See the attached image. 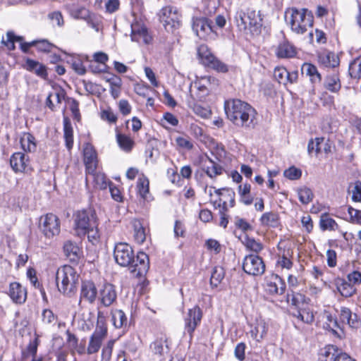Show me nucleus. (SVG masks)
<instances>
[{"label": "nucleus", "mask_w": 361, "mask_h": 361, "mask_svg": "<svg viewBox=\"0 0 361 361\" xmlns=\"http://www.w3.org/2000/svg\"><path fill=\"white\" fill-rule=\"evenodd\" d=\"M352 200L354 202H361V181L357 180L355 183L352 190Z\"/></svg>", "instance_id": "obj_63"}, {"label": "nucleus", "mask_w": 361, "mask_h": 361, "mask_svg": "<svg viewBox=\"0 0 361 361\" xmlns=\"http://www.w3.org/2000/svg\"><path fill=\"white\" fill-rule=\"evenodd\" d=\"M285 19L290 25L291 30L297 34L305 33L308 27L313 25V16L306 8L298 10L289 8L285 12Z\"/></svg>", "instance_id": "obj_4"}, {"label": "nucleus", "mask_w": 361, "mask_h": 361, "mask_svg": "<svg viewBox=\"0 0 361 361\" xmlns=\"http://www.w3.org/2000/svg\"><path fill=\"white\" fill-rule=\"evenodd\" d=\"M8 295L17 304H23L27 299V289L21 284L13 282L10 284Z\"/></svg>", "instance_id": "obj_18"}, {"label": "nucleus", "mask_w": 361, "mask_h": 361, "mask_svg": "<svg viewBox=\"0 0 361 361\" xmlns=\"http://www.w3.org/2000/svg\"><path fill=\"white\" fill-rule=\"evenodd\" d=\"M197 53L204 65L219 73H225L228 71V66L214 56L207 46L200 45Z\"/></svg>", "instance_id": "obj_7"}, {"label": "nucleus", "mask_w": 361, "mask_h": 361, "mask_svg": "<svg viewBox=\"0 0 361 361\" xmlns=\"http://www.w3.org/2000/svg\"><path fill=\"white\" fill-rule=\"evenodd\" d=\"M200 91H204L208 89H212L218 85V80L211 76L202 78L198 82H195Z\"/></svg>", "instance_id": "obj_38"}, {"label": "nucleus", "mask_w": 361, "mask_h": 361, "mask_svg": "<svg viewBox=\"0 0 361 361\" xmlns=\"http://www.w3.org/2000/svg\"><path fill=\"white\" fill-rule=\"evenodd\" d=\"M117 142L119 147L126 152H130L134 146L133 140L130 137L123 134L117 135Z\"/></svg>", "instance_id": "obj_43"}, {"label": "nucleus", "mask_w": 361, "mask_h": 361, "mask_svg": "<svg viewBox=\"0 0 361 361\" xmlns=\"http://www.w3.org/2000/svg\"><path fill=\"white\" fill-rule=\"evenodd\" d=\"M348 73L352 78L359 79L361 78V56L350 63Z\"/></svg>", "instance_id": "obj_42"}, {"label": "nucleus", "mask_w": 361, "mask_h": 361, "mask_svg": "<svg viewBox=\"0 0 361 361\" xmlns=\"http://www.w3.org/2000/svg\"><path fill=\"white\" fill-rule=\"evenodd\" d=\"M63 137L66 147L71 150L73 146V130L71 120L67 116L63 117Z\"/></svg>", "instance_id": "obj_28"}, {"label": "nucleus", "mask_w": 361, "mask_h": 361, "mask_svg": "<svg viewBox=\"0 0 361 361\" xmlns=\"http://www.w3.org/2000/svg\"><path fill=\"white\" fill-rule=\"evenodd\" d=\"M251 337L257 342H261L266 336L268 331V325L264 319H257L250 326Z\"/></svg>", "instance_id": "obj_19"}, {"label": "nucleus", "mask_w": 361, "mask_h": 361, "mask_svg": "<svg viewBox=\"0 0 361 361\" xmlns=\"http://www.w3.org/2000/svg\"><path fill=\"white\" fill-rule=\"evenodd\" d=\"M348 281L350 283L354 285L361 283V273L358 271H354L347 276Z\"/></svg>", "instance_id": "obj_64"}, {"label": "nucleus", "mask_w": 361, "mask_h": 361, "mask_svg": "<svg viewBox=\"0 0 361 361\" xmlns=\"http://www.w3.org/2000/svg\"><path fill=\"white\" fill-rule=\"evenodd\" d=\"M208 161L210 165L207 166L204 170L207 175L212 178L221 175L223 172L222 167L210 158H208Z\"/></svg>", "instance_id": "obj_44"}, {"label": "nucleus", "mask_w": 361, "mask_h": 361, "mask_svg": "<svg viewBox=\"0 0 361 361\" xmlns=\"http://www.w3.org/2000/svg\"><path fill=\"white\" fill-rule=\"evenodd\" d=\"M276 54L281 59L292 58L296 54V51L292 44L284 41L279 44Z\"/></svg>", "instance_id": "obj_27"}, {"label": "nucleus", "mask_w": 361, "mask_h": 361, "mask_svg": "<svg viewBox=\"0 0 361 361\" xmlns=\"http://www.w3.org/2000/svg\"><path fill=\"white\" fill-rule=\"evenodd\" d=\"M149 180L146 177L140 178L137 180L138 192L143 199H147L149 193Z\"/></svg>", "instance_id": "obj_47"}, {"label": "nucleus", "mask_w": 361, "mask_h": 361, "mask_svg": "<svg viewBox=\"0 0 361 361\" xmlns=\"http://www.w3.org/2000/svg\"><path fill=\"white\" fill-rule=\"evenodd\" d=\"M288 71L284 67H276L274 71V77L279 83L286 85L288 77Z\"/></svg>", "instance_id": "obj_50"}, {"label": "nucleus", "mask_w": 361, "mask_h": 361, "mask_svg": "<svg viewBox=\"0 0 361 361\" xmlns=\"http://www.w3.org/2000/svg\"><path fill=\"white\" fill-rule=\"evenodd\" d=\"M302 73L309 76L312 82L316 83L321 81V75L318 73L317 68L311 63H304L302 66Z\"/></svg>", "instance_id": "obj_33"}, {"label": "nucleus", "mask_w": 361, "mask_h": 361, "mask_svg": "<svg viewBox=\"0 0 361 361\" xmlns=\"http://www.w3.org/2000/svg\"><path fill=\"white\" fill-rule=\"evenodd\" d=\"M98 226L97 217L92 209L78 211L75 215V228L78 235H85L87 229Z\"/></svg>", "instance_id": "obj_5"}, {"label": "nucleus", "mask_w": 361, "mask_h": 361, "mask_svg": "<svg viewBox=\"0 0 361 361\" xmlns=\"http://www.w3.org/2000/svg\"><path fill=\"white\" fill-rule=\"evenodd\" d=\"M243 271L249 275L259 276L265 271L262 259L256 255H247L243 262Z\"/></svg>", "instance_id": "obj_10"}, {"label": "nucleus", "mask_w": 361, "mask_h": 361, "mask_svg": "<svg viewBox=\"0 0 361 361\" xmlns=\"http://www.w3.org/2000/svg\"><path fill=\"white\" fill-rule=\"evenodd\" d=\"M293 316L307 324H312L314 319L313 312L310 310L308 305L305 307H301V308L298 310H295L293 312Z\"/></svg>", "instance_id": "obj_25"}, {"label": "nucleus", "mask_w": 361, "mask_h": 361, "mask_svg": "<svg viewBox=\"0 0 361 361\" xmlns=\"http://www.w3.org/2000/svg\"><path fill=\"white\" fill-rule=\"evenodd\" d=\"M284 281L278 275H272L267 281L265 290L271 295H282L286 290Z\"/></svg>", "instance_id": "obj_13"}, {"label": "nucleus", "mask_w": 361, "mask_h": 361, "mask_svg": "<svg viewBox=\"0 0 361 361\" xmlns=\"http://www.w3.org/2000/svg\"><path fill=\"white\" fill-rule=\"evenodd\" d=\"M335 285L338 291L345 298L353 296L355 292V286L343 279L337 278L335 279Z\"/></svg>", "instance_id": "obj_24"}, {"label": "nucleus", "mask_w": 361, "mask_h": 361, "mask_svg": "<svg viewBox=\"0 0 361 361\" xmlns=\"http://www.w3.org/2000/svg\"><path fill=\"white\" fill-rule=\"evenodd\" d=\"M23 67L27 71L32 72L43 79L47 78L48 73L46 66L37 61L27 59Z\"/></svg>", "instance_id": "obj_21"}, {"label": "nucleus", "mask_w": 361, "mask_h": 361, "mask_svg": "<svg viewBox=\"0 0 361 361\" xmlns=\"http://www.w3.org/2000/svg\"><path fill=\"white\" fill-rule=\"evenodd\" d=\"M38 347V338L36 337L35 340L31 341L28 344L26 350L23 352V356L27 357L31 355L33 357L36 356L37 350Z\"/></svg>", "instance_id": "obj_55"}, {"label": "nucleus", "mask_w": 361, "mask_h": 361, "mask_svg": "<svg viewBox=\"0 0 361 361\" xmlns=\"http://www.w3.org/2000/svg\"><path fill=\"white\" fill-rule=\"evenodd\" d=\"M287 300L290 302V304L295 307V310L308 305L306 302V297L300 293L293 292L291 294H288Z\"/></svg>", "instance_id": "obj_34"}, {"label": "nucleus", "mask_w": 361, "mask_h": 361, "mask_svg": "<svg viewBox=\"0 0 361 361\" xmlns=\"http://www.w3.org/2000/svg\"><path fill=\"white\" fill-rule=\"evenodd\" d=\"M176 142L179 147L187 150H191L194 147L188 137H178L176 138Z\"/></svg>", "instance_id": "obj_57"}, {"label": "nucleus", "mask_w": 361, "mask_h": 361, "mask_svg": "<svg viewBox=\"0 0 361 361\" xmlns=\"http://www.w3.org/2000/svg\"><path fill=\"white\" fill-rule=\"evenodd\" d=\"M202 318V311L200 307L197 305L189 309L188 312L184 315L185 332L188 334L190 338L192 337L195 330L200 325Z\"/></svg>", "instance_id": "obj_9"}, {"label": "nucleus", "mask_w": 361, "mask_h": 361, "mask_svg": "<svg viewBox=\"0 0 361 361\" xmlns=\"http://www.w3.org/2000/svg\"><path fill=\"white\" fill-rule=\"evenodd\" d=\"M102 340L90 336L88 346L87 348V353L89 355L97 353L101 348Z\"/></svg>", "instance_id": "obj_51"}, {"label": "nucleus", "mask_w": 361, "mask_h": 361, "mask_svg": "<svg viewBox=\"0 0 361 361\" xmlns=\"http://www.w3.org/2000/svg\"><path fill=\"white\" fill-rule=\"evenodd\" d=\"M114 345V341L110 340L107 342L106 345L103 348L102 350V361H110L113 348Z\"/></svg>", "instance_id": "obj_54"}, {"label": "nucleus", "mask_w": 361, "mask_h": 361, "mask_svg": "<svg viewBox=\"0 0 361 361\" xmlns=\"http://www.w3.org/2000/svg\"><path fill=\"white\" fill-rule=\"evenodd\" d=\"M34 42L35 43L34 47H36L40 51L49 52L53 47V45L45 39L34 40Z\"/></svg>", "instance_id": "obj_58"}, {"label": "nucleus", "mask_w": 361, "mask_h": 361, "mask_svg": "<svg viewBox=\"0 0 361 361\" xmlns=\"http://www.w3.org/2000/svg\"><path fill=\"white\" fill-rule=\"evenodd\" d=\"M22 148L25 152H34L36 149V143L35 137L30 133H25L20 138Z\"/></svg>", "instance_id": "obj_37"}, {"label": "nucleus", "mask_w": 361, "mask_h": 361, "mask_svg": "<svg viewBox=\"0 0 361 361\" xmlns=\"http://www.w3.org/2000/svg\"><path fill=\"white\" fill-rule=\"evenodd\" d=\"M134 239L138 244H142L146 239L145 228L139 220L133 221Z\"/></svg>", "instance_id": "obj_36"}, {"label": "nucleus", "mask_w": 361, "mask_h": 361, "mask_svg": "<svg viewBox=\"0 0 361 361\" xmlns=\"http://www.w3.org/2000/svg\"><path fill=\"white\" fill-rule=\"evenodd\" d=\"M71 15L75 18L87 20L89 24H91L92 27H94V23L89 21L90 11L85 7H80L73 9L71 11Z\"/></svg>", "instance_id": "obj_46"}, {"label": "nucleus", "mask_w": 361, "mask_h": 361, "mask_svg": "<svg viewBox=\"0 0 361 361\" xmlns=\"http://www.w3.org/2000/svg\"><path fill=\"white\" fill-rule=\"evenodd\" d=\"M97 289L94 282L91 281H83L81 284L80 300L78 305L82 307V302L93 304L97 297Z\"/></svg>", "instance_id": "obj_11"}, {"label": "nucleus", "mask_w": 361, "mask_h": 361, "mask_svg": "<svg viewBox=\"0 0 361 361\" xmlns=\"http://www.w3.org/2000/svg\"><path fill=\"white\" fill-rule=\"evenodd\" d=\"M300 201L305 204L310 202L314 197L312 191L308 188H302L298 191Z\"/></svg>", "instance_id": "obj_49"}, {"label": "nucleus", "mask_w": 361, "mask_h": 361, "mask_svg": "<svg viewBox=\"0 0 361 361\" xmlns=\"http://www.w3.org/2000/svg\"><path fill=\"white\" fill-rule=\"evenodd\" d=\"M131 38L133 41L146 44L152 42V37L148 34L147 28L137 23L131 25Z\"/></svg>", "instance_id": "obj_17"}, {"label": "nucleus", "mask_w": 361, "mask_h": 361, "mask_svg": "<svg viewBox=\"0 0 361 361\" xmlns=\"http://www.w3.org/2000/svg\"><path fill=\"white\" fill-rule=\"evenodd\" d=\"M88 176H92L93 178V181L95 183V185L99 189H105L107 187V181L106 178L104 173H97L96 171L92 173H87V180Z\"/></svg>", "instance_id": "obj_45"}, {"label": "nucleus", "mask_w": 361, "mask_h": 361, "mask_svg": "<svg viewBox=\"0 0 361 361\" xmlns=\"http://www.w3.org/2000/svg\"><path fill=\"white\" fill-rule=\"evenodd\" d=\"M320 228L323 231H335L338 228V224L328 214H324L320 217Z\"/></svg>", "instance_id": "obj_39"}, {"label": "nucleus", "mask_w": 361, "mask_h": 361, "mask_svg": "<svg viewBox=\"0 0 361 361\" xmlns=\"http://www.w3.org/2000/svg\"><path fill=\"white\" fill-rule=\"evenodd\" d=\"M348 211L350 215V221L361 224V211L355 209L352 207H349Z\"/></svg>", "instance_id": "obj_62"}, {"label": "nucleus", "mask_w": 361, "mask_h": 361, "mask_svg": "<svg viewBox=\"0 0 361 361\" xmlns=\"http://www.w3.org/2000/svg\"><path fill=\"white\" fill-rule=\"evenodd\" d=\"M166 336L157 338L151 345L150 349L154 355L158 356L161 360L164 358L169 351Z\"/></svg>", "instance_id": "obj_20"}, {"label": "nucleus", "mask_w": 361, "mask_h": 361, "mask_svg": "<svg viewBox=\"0 0 361 361\" xmlns=\"http://www.w3.org/2000/svg\"><path fill=\"white\" fill-rule=\"evenodd\" d=\"M227 118L235 125L249 128L253 122L255 110L247 103L240 99L226 101L224 104Z\"/></svg>", "instance_id": "obj_2"}, {"label": "nucleus", "mask_w": 361, "mask_h": 361, "mask_svg": "<svg viewBox=\"0 0 361 361\" xmlns=\"http://www.w3.org/2000/svg\"><path fill=\"white\" fill-rule=\"evenodd\" d=\"M319 62L326 67H336L339 64L338 57L331 51H324L318 56Z\"/></svg>", "instance_id": "obj_30"}, {"label": "nucleus", "mask_w": 361, "mask_h": 361, "mask_svg": "<svg viewBox=\"0 0 361 361\" xmlns=\"http://www.w3.org/2000/svg\"><path fill=\"white\" fill-rule=\"evenodd\" d=\"M114 257L118 264L128 267L135 277L145 276L149 270V260L147 255L139 252L135 257L133 248L128 243H117L114 247Z\"/></svg>", "instance_id": "obj_1"}, {"label": "nucleus", "mask_w": 361, "mask_h": 361, "mask_svg": "<svg viewBox=\"0 0 361 361\" xmlns=\"http://www.w3.org/2000/svg\"><path fill=\"white\" fill-rule=\"evenodd\" d=\"M341 350L334 345H328L320 350L319 361H336Z\"/></svg>", "instance_id": "obj_23"}, {"label": "nucleus", "mask_w": 361, "mask_h": 361, "mask_svg": "<svg viewBox=\"0 0 361 361\" xmlns=\"http://www.w3.org/2000/svg\"><path fill=\"white\" fill-rule=\"evenodd\" d=\"M180 17L177 8L171 6L164 7L160 11V20L167 31H173L180 26Z\"/></svg>", "instance_id": "obj_8"}, {"label": "nucleus", "mask_w": 361, "mask_h": 361, "mask_svg": "<svg viewBox=\"0 0 361 361\" xmlns=\"http://www.w3.org/2000/svg\"><path fill=\"white\" fill-rule=\"evenodd\" d=\"M10 164L16 172H27L30 169L29 158L23 152L14 153L10 159Z\"/></svg>", "instance_id": "obj_15"}, {"label": "nucleus", "mask_w": 361, "mask_h": 361, "mask_svg": "<svg viewBox=\"0 0 361 361\" xmlns=\"http://www.w3.org/2000/svg\"><path fill=\"white\" fill-rule=\"evenodd\" d=\"M246 13L243 11L237 12L235 16V20L237 25L240 29L246 30L248 28V23L247 22Z\"/></svg>", "instance_id": "obj_59"}, {"label": "nucleus", "mask_w": 361, "mask_h": 361, "mask_svg": "<svg viewBox=\"0 0 361 361\" xmlns=\"http://www.w3.org/2000/svg\"><path fill=\"white\" fill-rule=\"evenodd\" d=\"M225 276V271L222 267L216 266L213 269L210 279L212 286L217 287Z\"/></svg>", "instance_id": "obj_41"}, {"label": "nucleus", "mask_w": 361, "mask_h": 361, "mask_svg": "<svg viewBox=\"0 0 361 361\" xmlns=\"http://www.w3.org/2000/svg\"><path fill=\"white\" fill-rule=\"evenodd\" d=\"M83 152L86 173H92L96 171L97 167V152L94 147L90 143L85 145Z\"/></svg>", "instance_id": "obj_12"}, {"label": "nucleus", "mask_w": 361, "mask_h": 361, "mask_svg": "<svg viewBox=\"0 0 361 361\" xmlns=\"http://www.w3.org/2000/svg\"><path fill=\"white\" fill-rule=\"evenodd\" d=\"M63 252L71 262H77L80 258V248L75 243L67 240L63 245Z\"/></svg>", "instance_id": "obj_26"}, {"label": "nucleus", "mask_w": 361, "mask_h": 361, "mask_svg": "<svg viewBox=\"0 0 361 361\" xmlns=\"http://www.w3.org/2000/svg\"><path fill=\"white\" fill-rule=\"evenodd\" d=\"M212 22L206 18H199L193 20L192 29L200 38L206 37L213 32Z\"/></svg>", "instance_id": "obj_14"}, {"label": "nucleus", "mask_w": 361, "mask_h": 361, "mask_svg": "<svg viewBox=\"0 0 361 361\" xmlns=\"http://www.w3.org/2000/svg\"><path fill=\"white\" fill-rule=\"evenodd\" d=\"M324 141V137H317L315 138V140L314 141L312 139H311L307 145V151L310 154H311L314 151L315 152V154L317 155L319 153L322 152V147L321 145Z\"/></svg>", "instance_id": "obj_48"}, {"label": "nucleus", "mask_w": 361, "mask_h": 361, "mask_svg": "<svg viewBox=\"0 0 361 361\" xmlns=\"http://www.w3.org/2000/svg\"><path fill=\"white\" fill-rule=\"evenodd\" d=\"M56 319V317L51 310L45 309L43 310L42 314V320L45 324H54Z\"/></svg>", "instance_id": "obj_61"}, {"label": "nucleus", "mask_w": 361, "mask_h": 361, "mask_svg": "<svg viewBox=\"0 0 361 361\" xmlns=\"http://www.w3.org/2000/svg\"><path fill=\"white\" fill-rule=\"evenodd\" d=\"M246 18L247 19L248 27L258 29L262 26V18H261L259 11L249 10L246 13Z\"/></svg>", "instance_id": "obj_35"}, {"label": "nucleus", "mask_w": 361, "mask_h": 361, "mask_svg": "<svg viewBox=\"0 0 361 361\" xmlns=\"http://www.w3.org/2000/svg\"><path fill=\"white\" fill-rule=\"evenodd\" d=\"M284 176L290 180H298L302 176V171L300 169L291 166L289 169L285 170Z\"/></svg>", "instance_id": "obj_56"}, {"label": "nucleus", "mask_w": 361, "mask_h": 361, "mask_svg": "<svg viewBox=\"0 0 361 361\" xmlns=\"http://www.w3.org/2000/svg\"><path fill=\"white\" fill-rule=\"evenodd\" d=\"M117 293L114 286L111 283H106L99 291V300L101 304L104 307H109L116 300Z\"/></svg>", "instance_id": "obj_16"}, {"label": "nucleus", "mask_w": 361, "mask_h": 361, "mask_svg": "<svg viewBox=\"0 0 361 361\" xmlns=\"http://www.w3.org/2000/svg\"><path fill=\"white\" fill-rule=\"evenodd\" d=\"M79 274L75 269L69 265L59 267L56 273V286L60 293L71 297L77 290Z\"/></svg>", "instance_id": "obj_3"}, {"label": "nucleus", "mask_w": 361, "mask_h": 361, "mask_svg": "<svg viewBox=\"0 0 361 361\" xmlns=\"http://www.w3.org/2000/svg\"><path fill=\"white\" fill-rule=\"evenodd\" d=\"M39 228L47 238H53L60 233L59 219L52 213L42 216L39 219Z\"/></svg>", "instance_id": "obj_6"}, {"label": "nucleus", "mask_w": 361, "mask_h": 361, "mask_svg": "<svg viewBox=\"0 0 361 361\" xmlns=\"http://www.w3.org/2000/svg\"><path fill=\"white\" fill-rule=\"evenodd\" d=\"M292 255V252H290L289 250L286 251H283L282 256L279 257L278 260V264L282 267L286 268L287 269H290L293 266L292 261L289 259V257Z\"/></svg>", "instance_id": "obj_52"}, {"label": "nucleus", "mask_w": 361, "mask_h": 361, "mask_svg": "<svg viewBox=\"0 0 361 361\" xmlns=\"http://www.w3.org/2000/svg\"><path fill=\"white\" fill-rule=\"evenodd\" d=\"M244 244L248 250L257 253L260 252L263 248L262 243L255 240L254 238H245Z\"/></svg>", "instance_id": "obj_53"}, {"label": "nucleus", "mask_w": 361, "mask_h": 361, "mask_svg": "<svg viewBox=\"0 0 361 361\" xmlns=\"http://www.w3.org/2000/svg\"><path fill=\"white\" fill-rule=\"evenodd\" d=\"M107 334V329L105 324V317L100 311L97 313V322L96 329L91 336L104 340Z\"/></svg>", "instance_id": "obj_29"}, {"label": "nucleus", "mask_w": 361, "mask_h": 361, "mask_svg": "<svg viewBox=\"0 0 361 361\" xmlns=\"http://www.w3.org/2000/svg\"><path fill=\"white\" fill-rule=\"evenodd\" d=\"M259 221L264 226L276 228L279 224V216L274 212H266L262 214Z\"/></svg>", "instance_id": "obj_31"}, {"label": "nucleus", "mask_w": 361, "mask_h": 361, "mask_svg": "<svg viewBox=\"0 0 361 361\" xmlns=\"http://www.w3.org/2000/svg\"><path fill=\"white\" fill-rule=\"evenodd\" d=\"M111 321L116 329H121L127 325V317L121 310L111 311Z\"/></svg>", "instance_id": "obj_32"}, {"label": "nucleus", "mask_w": 361, "mask_h": 361, "mask_svg": "<svg viewBox=\"0 0 361 361\" xmlns=\"http://www.w3.org/2000/svg\"><path fill=\"white\" fill-rule=\"evenodd\" d=\"M325 87L333 92H337L341 87L340 79L338 75H329L325 81Z\"/></svg>", "instance_id": "obj_40"}, {"label": "nucleus", "mask_w": 361, "mask_h": 361, "mask_svg": "<svg viewBox=\"0 0 361 361\" xmlns=\"http://www.w3.org/2000/svg\"><path fill=\"white\" fill-rule=\"evenodd\" d=\"M48 18L59 27H61L64 24L63 18L60 11H56L49 13Z\"/></svg>", "instance_id": "obj_60"}, {"label": "nucleus", "mask_w": 361, "mask_h": 361, "mask_svg": "<svg viewBox=\"0 0 361 361\" xmlns=\"http://www.w3.org/2000/svg\"><path fill=\"white\" fill-rule=\"evenodd\" d=\"M340 319L342 322H346L350 327L353 329L359 328L361 324L357 315L356 314H353L351 310L345 307L341 308Z\"/></svg>", "instance_id": "obj_22"}]
</instances>
